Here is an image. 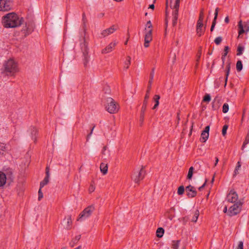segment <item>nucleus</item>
Listing matches in <instances>:
<instances>
[{"label":"nucleus","instance_id":"f257e3e1","mask_svg":"<svg viewBox=\"0 0 249 249\" xmlns=\"http://www.w3.org/2000/svg\"><path fill=\"white\" fill-rule=\"evenodd\" d=\"M22 20V18H19L17 14L11 13L3 17L2 23L5 28H16L21 24Z\"/></svg>","mask_w":249,"mask_h":249},{"label":"nucleus","instance_id":"f03ea898","mask_svg":"<svg viewBox=\"0 0 249 249\" xmlns=\"http://www.w3.org/2000/svg\"><path fill=\"white\" fill-rule=\"evenodd\" d=\"M4 72L7 75L13 74L18 71L17 63L13 59L7 60L3 65Z\"/></svg>","mask_w":249,"mask_h":249},{"label":"nucleus","instance_id":"7ed1b4c3","mask_svg":"<svg viewBox=\"0 0 249 249\" xmlns=\"http://www.w3.org/2000/svg\"><path fill=\"white\" fill-rule=\"evenodd\" d=\"M179 4L180 0H175L174 3H173L172 1L171 2V8L173 9L172 25L173 26H175L177 24Z\"/></svg>","mask_w":249,"mask_h":249},{"label":"nucleus","instance_id":"20e7f679","mask_svg":"<svg viewBox=\"0 0 249 249\" xmlns=\"http://www.w3.org/2000/svg\"><path fill=\"white\" fill-rule=\"evenodd\" d=\"M243 204V201L239 200L236 203L231 206L228 211V215L230 216H233L239 214L241 210L242 205Z\"/></svg>","mask_w":249,"mask_h":249},{"label":"nucleus","instance_id":"39448f33","mask_svg":"<svg viewBox=\"0 0 249 249\" xmlns=\"http://www.w3.org/2000/svg\"><path fill=\"white\" fill-rule=\"evenodd\" d=\"M95 210V207L91 205L86 207L79 214L77 220L82 221L89 217Z\"/></svg>","mask_w":249,"mask_h":249},{"label":"nucleus","instance_id":"423d86ee","mask_svg":"<svg viewBox=\"0 0 249 249\" xmlns=\"http://www.w3.org/2000/svg\"><path fill=\"white\" fill-rule=\"evenodd\" d=\"M107 105L106 108L110 113H115L119 109L118 105L112 98H108L107 100Z\"/></svg>","mask_w":249,"mask_h":249},{"label":"nucleus","instance_id":"0eeeda50","mask_svg":"<svg viewBox=\"0 0 249 249\" xmlns=\"http://www.w3.org/2000/svg\"><path fill=\"white\" fill-rule=\"evenodd\" d=\"M13 178V172L11 170H7L6 173L0 171V187L5 184L6 179H12Z\"/></svg>","mask_w":249,"mask_h":249},{"label":"nucleus","instance_id":"6e6552de","mask_svg":"<svg viewBox=\"0 0 249 249\" xmlns=\"http://www.w3.org/2000/svg\"><path fill=\"white\" fill-rule=\"evenodd\" d=\"M145 175V171L143 167L139 171H135L132 176V179L136 183H139L140 181L142 180Z\"/></svg>","mask_w":249,"mask_h":249},{"label":"nucleus","instance_id":"1a4fd4ad","mask_svg":"<svg viewBox=\"0 0 249 249\" xmlns=\"http://www.w3.org/2000/svg\"><path fill=\"white\" fill-rule=\"evenodd\" d=\"M13 1L12 0H0V11H8L12 9Z\"/></svg>","mask_w":249,"mask_h":249},{"label":"nucleus","instance_id":"9d476101","mask_svg":"<svg viewBox=\"0 0 249 249\" xmlns=\"http://www.w3.org/2000/svg\"><path fill=\"white\" fill-rule=\"evenodd\" d=\"M238 25L239 28V37L242 34L247 33L249 32V22L242 23V20H240Z\"/></svg>","mask_w":249,"mask_h":249},{"label":"nucleus","instance_id":"9b49d317","mask_svg":"<svg viewBox=\"0 0 249 249\" xmlns=\"http://www.w3.org/2000/svg\"><path fill=\"white\" fill-rule=\"evenodd\" d=\"M227 200L231 203H236L238 200V196L233 189L230 191L227 196Z\"/></svg>","mask_w":249,"mask_h":249},{"label":"nucleus","instance_id":"f8f14e48","mask_svg":"<svg viewBox=\"0 0 249 249\" xmlns=\"http://www.w3.org/2000/svg\"><path fill=\"white\" fill-rule=\"evenodd\" d=\"M154 73L155 68H153L150 74V78L148 82V85L147 86L146 94L144 96V98H146V99H148L150 96V93L151 89V85L152 84L153 80L154 79Z\"/></svg>","mask_w":249,"mask_h":249},{"label":"nucleus","instance_id":"ddd939ff","mask_svg":"<svg viewBox=\"0 0 249 249\" xmlns=\"http://www.w3.org/2000/svg\"><path fill=\"white\" fill-rule=\"evenodd\" d=\"M152 29H149L146 31V33L144 36V46L145 48H147L149 46V43L152 40Z\"/></svg>","mask_w":249,"mask_h":249},{"label":"nucleus","instance_id":"4468645a","mask_svg":"<svg viewBox=\"0 0 249 249\" xmlns=\"http://www.w3.org/2000/svg\"><path fill=\"white\" fill-rule=\"evenodd\" d=\"M187 196L189 198H192L196 196L197 192L195 188L190 185L186 187Z\"/></svg>","mask_w":249,"mask_h":249},{"label":"nucleus","instance_id":"2eb2a0df","mask_svg":"<svg viewBox=\"0 0 249 249\" xmlns=\"http://www.w3.org/2000/svg\"><path fill=\"white\" fill-rule=\"evenodd\" d=\"M117 28H115V25H112L109 28L104 30L101 33V37H105L108 35L113 33L115 31L117 30Z\"/></svg>","mask_w":249,"mask_h":249},{"label":"nucleus","instance_id":"dca6fc26","mask_svg":"<svg viewBox=\"0 0 249 249\" xmlns=\"http://www.w3.org/2000/svg\"><path fill=\"white\" fill-rule=\"evenodd\" d=\"M63 222L64 223V228L68 230H70L71 228L72 223L71 216L68 215L63 219Z\"/></svg>","mask_w":249,"mask_h":249},{"label":"nucleus","instance_id":"f3484780","mask_svg":"<svg viewBox=\"0 0 249 249\" xmlns=\"http://www.w3.org/2000/svg\"><path fill=\"white\" fill-rule=\"evenodd\" d=\"M81 49L83 53V55L86 59L88 55L89 48L88 47V43L86 41L85 38H83V41L80 44Z\"/></svg>","mask_w":249,"mask_h":249},{"label":"nucleus","instance_id":"a211bd4d","mask_svg":"<svg viewBox=\"0 0 249 249\" xmlns=\"http://www.w3.org/2000/svg\"><path fill=\"white\" fill-rule=\"evenodd\" d=\"M34 25L32 23L26 24V26L23 29L22 32L25 36L30 34L34 30Z\"/></svg>","mask_w":249,"mask_h":249},{"label":"nucleus","instance_id":"6ab92c4d","mask_svg":"<svg viewBox=\"0 0 249 249\" xmlns=\"http://www.w3.org/2000/svg\"><path fill=\"white\" fill-rule=\"evenodd\" d=\"M203 26V20L198 19L196 23V32L199 36H200L204 33Z\"/></svg>","mask_w":249,"mask_h":249},{"label":"nucleus","instance_id":"aec40b11","mask_svg":"<svg viewBox=\"0 0 249 249\" xmlns=\"http://www.w3.org/2000/svg\"><path fill=\"white\" fill-rule=\"evenodd\" d=\"M116 44L117 43L116 42L110 43L108 46H107L105 49H104L102 51V53H108L112 52L113 50L114 49Z\"/></svg>","mask_w":249,"mask_h":249},{"label":"nucleus","instance_id":"412c9836","mask_svg":"<svg viewBox=\"0 0 249 249\" xmlns=\"http://www.w3.org/2000/svg\"><path fill=\"white\" fill-rule=\"evenodd\" d=\"M218 10H219L218 8H216L215 10L214 17V18L212 24V26L211 27V29H210L211 32H213V31L214 27L215 26L216 21V19H217V16H218Z\"/></svg>","mask_w":249,"mask_h":249},{"label":"nucleus","instance_id":"4be33fe9","mask_svg":"<svg viewBox=\"0 0 249 249\" xmlns=\"http://www.w3.org/2000/svg\"><path fill=\"white\" fill-rule=\"evenodd\" d=\"M101 172L104 174L106 175L107 172L108 166L107 163H101L100 166Z\"/></svg>","mask_w":249,"mask_h":249},{"label":"nucleus","instance_id":"5701e85b","mask_svg":"<svg viewBox=\"0 0 249 249\" xmlns=\"http://www.w3.org/2000/svg\"><path fill=\"white\" fill-rule=\"evenodd\" d=\"M229 47L228 46H225L224 49V53H223L222 55V57H221V59L222 60V67H223V66L224 65L225 57L227 56V55L229 52Z\"/></svg>","mask_w":249,"mask_h":249},{"label":"nucleus","instance_id":"b1692460","mask_svg":"<svg viewBox=\"0 0 249 249\" xmlns=\"http://www.w3.org/2000/svg\"><path fill=\"white\" fill-rule=\"evenodd\" d=\"M160 96L159 95H155L153 97V101L155 102V105L152 107V109H156L159 105V100L160 99Z\"/></svg>","mask_w":249,"mask_h":249},{"label":"nucleus","instance_id":"393cba45","mask_svg":"<svg viewBox=\"0 0 249 249\" xmlns=\"http://www.w3.org/2000/svg\"><path fill=\"white\" fill-rule=\"evenodd\" d=\"M209 136V133L202 132L200 138V141L202 142H205L208 140Z\"/></svg>","mask_w":249,"mask_h":249},{"label":"nucleus","instance_id":"a878e982","mask_svg":"<svg viewBox=\"0 0 249 249\" xmlns=\"http://www.w3.org/2000/svg\"><path fill=\"white\" fill-rule=\"evenodd\" d=\"M230 69H231V63L230 62H229L227 64V66H226V70H225V71H226V77H225V86H226L227 85V80H228V76H229V73H230Z\"/></svg>","mask_w":249,"mask_h":249},{"label":"nucleus","instance_id":"bb28decb","mask_svg":"<svg viewBox=\"0 0 249 249\" xmlns=\"http://www.w3.org/2000/svg\"><path fill=\"white\" fill-rule=\"evenodd\" d=\"M148 99H146V98H144V100L143 101V104L141 109V114H144L146 110V107L148 104Z\"/></svg>","mask_w":249,"mask_h":249},{"label":"nucleus","instance_id":"cd10ccee","mask_svg":"<svg viewBox=\"0 0 249 249\" xmlns=\"http://www.w3.org/2000/svg\"><path fill=\"white\" fill-rule=\"evenodd\" d=\"M31 136L32 139L34 141V142L36 141V135L37 133V130L35 127H32L31 128Z\"/></svg>","mask_w":249,"mask_h":249},{"label":"nucleus","instance_id":"c85d7f7f","mask_svg":"<svg viewBox=\"0 0 249 249\" xmlns=\"http://www.w3.org/2000/svg\"><path fill=\"white\" fill-rule=\"evenodd\" d=\"M164 232V230L162 228H158L156 231L157 236L160 238L162 237Z\"/></svg>","mask_w":249,"mask_h":249},{"label":"nucleus","instance_id":"c756f323","mask_svg":"<svg viewBox=\"0 0 249 249\" xmlns=\"http://www.w3.org/2000/svg\"><path fill=\"white\" fill-rule=\"evenodd\" d=\"M49 181V177H45L44 179L40 183V188L41 189L48 184Z\"/></svg>","mask_w":249,"mask_h":249},{"label":"nucleus","instance_id":"7c9ffc66","mask_svg":"<svg viewBox=\"0 0 249 249\" xmlns=\"http://www.w3.org/2000/svg\"><path fill=\"white\" fill-rule=\"evenodd\" d=\"M131 57L129 56H128L126 58V60L124 63V68L126 69H127L129 68V65L131 64Z\"/></svg>","mask_w":249,"mask_h":249},{"label":"nucleus","instance_id":"2f4dec72","mask_svg":"<svg viewBox=\"0 0 249 249\" xmlns=\"http://www.w3.org/2000/svg\"><path fill=\"white\" fill-rule=\"evenodd\" d=\"M194 168L193 166H191L189 169L188 175L187 176V178L190 180L192 179L193 175V172H194Z\"/></svg>","mask_w":249,"mask_h":249},{"label":"nucleus","instance_id":"473e14b6","mask_svg":"<svg viewBox=\"0 0 249 249\" xmlns=\"http://www.w3.org/2000/svg\"><path fill=\"white\" fill-rule=\"evenodd\" d=\"M199 215V212L198 210H196L195 212L194 216H193L192 218V221L194 222H196L197 221V220L198 219V217Z\"/></svg>","mask_w":249,"mask_h":249},{"label":"nucleus","instance_id":"72a5a7b5","mask_svg":"<svg viewBox=\"0 0 249 249\" xmlns=\"http://www.w3.org/2000/svg\"><path fill=\"white\" fill-rule=\"evenodd\" d=\"M241 165L239 161H238L235 167V168L234 171V173L233 175V177L236 176L238 174V170L241 168Z\"/></svg>","mask_w":249,"mask_h":249},{"label":"nucleus","instance_id":"f704fd0d","mask_svg":"<svg viewBox=\"0 0 249 249\" xmlns=\"http://www.w3.org/2000/svg\"><path fill=\"white\" fill-rule=\"evenodd\" d=\"M180 240H174L172 241V248L173 249H178Z\"/></svg>","mask_w":249,"mask_h":249},{"label":"nucleus","instance_id":"c9c22d12","mask_svg":"<svg viewBox=\"0 0 249 249\" xmlns=\"http://www.w3.org/2000/svg\"><path fill=\"white\" fill-rule=\"evenodd\" d=\"M236 70L238 71H240L243 68L242 63L241 60L237 61L236 66Z\"/></svg>","mask_w":249,"mask_h":249},{"label":"nucleus","instance_id":"e433bc0d","mask_svg":"<svg viewBox=\"0 0 249 249\" xmlns=\"http://www.w3.org/2000/svg\"><path fill=\"white\" fill-rule=\"evenodd\" d=\"M249 143V133H248L246 137L245 140L242 146V150H243L246 145Z\"/></svg>","mask_w":249,"mask_h":249},{"label":"nucleus","instance_id":"4c0bfd02","mask_svg":"<svg viewBox=\"0 0 249 249\" xmlns=\"http://www.w3.org/2000/svg\"><path fill=\"white\" fill-rule=\"evenodd\" d=\"M244 50V47L239 45L237 49V55H241L243 53V52Z\"/></svg>","mask_w":249,"mask_h":249},{"label":"nucleus","instance_id":"58836bf2","mask_svg":"<svg viewBox=\"0 0 249 249\" xmlns=\"http://www.w3.org/2000/svg\"><path fill=\"white\" fill-rule=\"evenodd\" d=\"M184 192V187L183 186H180L178 189V195H182Z\"/></svg>","mask_w":249,"mask_h":249},{"label":"nucleus","instance_id":"ea45409f","mask_svg":"<svg viewBox=\"0 0 249 249\" xmlns=\"http://www.w3.org/2000/svg\"><path fill=\"white\" fill-rule=\"evenodd\" d=\"M229 110V105L227 103L224 104L222 107V111L223 113H226Z\"/></svg>","mask_w":249,"mask_h":249},{"label":"nucleus","instance_id":"a19ab883","mask_svg":"<svg viewBox=\"0 0 249 249\" xmlns=\"http://www.w3.org/2000/svg\"><path fill=\"white\" fill-rule=\"evenodd\" d=\"M145 30L147 31V30H149V29H152V23H151V22L150 20H149L147 22L146 24V25H145Z\"/></svg>","mask_w":249,"mask_h":249},{"label":"nucleus","instance_id":"79ce46f5","mask_svg":"<svg viewBox=\"0 0 249 249\" xmlns=\"http://www.w3.org/2000/svg\"><path fill=\"white\" fill-rule=\"evenodd\" d=\"M222 40V37H221V36H218V37H216V38H215V39H214V43H215L216 45H219V44L221 43V42Z\"/></svg>","mask_w":249,"mask_h":249},{"label":"nucleus","instance_id":"37998d69","mask_svg":"<svg viewBox=\"0 0 249 249\" xmlns=\"http://www.w3.org/2000/svg\"><path fill=\"white\" fill-rule=\"evenodd\" d=\"M211 101V96L209 94H206L203 99V101L209 102Z\"/></svg>","mask_w":249,"mask_h":249},{"label":"nucleus","instance_id":"c03bdc74","mask_svg":"<svg viewBox=\"0 0 249 249\" xmlns=\"http://www.w3.org/2000/svg\"><path fill=\"white\" fill-rule=\"evenodd\" d=\"M228 128V125L227 124H225L223 126V128H222V134L223 136L226 135Z\"/></svg>","mask_w":249,"mask_h":249},{"label":"nucleus","instance_id":"a18cd8bd","mask_svg":"<svg viewBox=\"0 0 249 249\" xmlns=\"http://www.w3.org/2000/svg\"><path fill=\"white\" fill-rule=\"evenodd\" d=\"M93 183V182H92L91 183V184L90 185L89 189V191L90 193L94 192L95 189V185Z\"/></svg>","mask_w":249,"mask_h":249},{"label":"nucleus","instance_id":"49530a36","mask_svg":"<svg viewBox=\"0 0 249 249\" xmlns=\"http://www.w3.org/2000/svg\"><path fill=\"white\" fill-rule=\"evenodd\" d=\"M81 238V235H76L74 238L72 239V242L73 243L75 244L77 243V242Z\"/></svg>","mask_w":249,"mask_h":249},{"label":"nucleus","instance_id":"de8ad7c7","mask_svg":"<svg viewBox=\"0 0 249 249\" xmlns=\"http://www.w3.org/2000/svg\"><path fill=\"white\" fill-rule=\"evenodd\" d=\"M38 200H40L42 198L43 196V193L41 192V189H40V188H39V189L38 190Z\"/></svg>","mask_w":249,"mask_h":249},{"label":"nucleus","instance_id":"09e8293b","mask_svg":"<svg viewBox=\"0 0 249 249\" xmlns=\"http://www.w3.org/2000/svg\"><path fill=\"white\" fill-rule=\"evenodd\" d=\"M5 150V144L3 143H0V154L1 151H4Z\"/></svg>","mask_w":249,"mask_h":249},{"label":"nucleus","instance_id":"8fccbe9b","mask_svg":"<svg viewBox=\"0 0 249 249\" xmlns=\"http://www.w3.org/2000/svg\"><path fill=\"white\" fill-rule=\"evenodd\" d=\"M236 249H243V242L239 241L238 242V246L236 248Z\"/></svg>","mask_w":249,"mask_h":249},{"label":"nucleus","instance_id":"3c124183","mask_svg":"<svg viewBox=\"0 0 249 249\" xmlns=\"http://www.w3.org/2000/svg\"><path fill=\"white\" fill-rule=\"evenodd\" d=\"M95 127V125H94L92 128H91V131H90V132L88 135L87 136V141H88L89 140V139L90 137L91 136V135H92V132L93 131V129Z\"/></svg>","mask_w":249,"mask_h":249},{"label":"nucleus","instance_id":"603ef678","mask_svg":"<svg viewBox=\"0 0 249 249\" xmlns=\"http://www.w3.org/2000/svg\"><path fill=\"white\" fill-rule=\"evenodd\" d=\"M204 18V12H200L198 19L203 21Z\"/></svg>","mask_w":249,"mask_h":249},{"label":"nucleus","instance_id":"864d4df0","mask_svg":"<svg viewBox=\"0 0 249 249\" xmlns=\"http://www.w3.org/2000/svg\"><path fill=\"white\" fill-rule=\"evenodd\" d=\"M144 114H140V121L142 124L144 121Z\"/></svg>","mask_w":249,"mask_h":249},{"label":"nucleus","instance_id":"5fc2aeb1","mask_svg":"<svg viewBox=\"0 0 249 249\" xmlns=\"http://www.w3.org/2000/svg\"><path fill=\"white\" fill-rule=\"evenodd\" d=\"M209 131H210V126L208 125V126L205 127L204 130L203 131H202L204 132H205V133H209Z\"/></svg>","mask_w":249,"mask_h":249},{"label":"nucleus","instance_id":"6e6d98bb","mask_svg":"<svg viewBox=\"0 0 249 249\" xmlns=\"http://www.w3.org/2000/svg\"><path fill=\"white\" fill-rule=\"evenodd\" d=\"M46 177H49V170L48 167H47L46 168Z\"/></svg>","mask_w":249,"mask_h":249},{"label":"nucleus","instance_id":"4d7b16f0","mask_svg":"<svg viewBox=\"0 0 249 249\" xmlns=\"http://www.w3.org/2000/svg\"><path fill=\"white\" fill-rule=\"evenodd\" d=\"M206 181H207V180L205 181V183L201 186H200L198 188V190L199 191H201L204 187V186H205Z\"/></svg>","mask_w":249,"mask_h":249},{"label":"nucleus","instance_id":"13d9d810","mask_svg":"<svg viewBox=\"0 0 249 249\" xmlns=\"http://www.w3.org/2000/svg\"><path fill=\"white\" fill-rule=\"evenodd\" d=\"M104 15H105L104 13H101L99 14H98V18H103L104 16Z\"/></svg>","mask_w":249,"mask_h":249},{"label":"nucleus","instance_id":"bf43d9fd","mask_svg":"<svg viewBox=\"0 0 249 249\" xmlns=\"http://www.w3.org/2000/svg\"><path fill=\"white\" fill-rule=\"evenodd\" d=\"M155 8V6L154 4H150L148 7V8L152 9V10H154Z\"/></svg>","mask_w":249,"mask_h":249},{"label":"nucleus","instance_id":"052dcab7","mask_svg":"<svg viewBox=\"0 0 249 249\" xmlns=\"http://www.w3.org/2000/svg\"><path fill=\"white\" fill-rule=\"evenodd\" d=\"M225 22L226 23H228L229 22V17H226L225 18V20H224Z\"/></svg>","mask_w":249,"mask_h":249},{"label":"nucleus","instance_id":"680f3d73","mask_svg":"<svg viewBox=\"0 0 249 249\" xmlns=\"http://www.w3.org/2000/svg\"><path fill=\"white\" fill-rule=\"evenodd\" d=\"M219 161V160H218V158L217 157H216L215 158V163H214V166H216L218 162Z\"/></svg>","mask_w":249,"mask_h":249},{"label":"nucleus","instance_id":"e2e57ef3","mask_svg":"<svg viewBox=\"0 0 249 249\" xmlns=\"http://www.w3.org/2000/svg\"><path fill=\"white\" fill-rule=\"evenodd\" d=\"M228 210H227V206H225L224 208V210H223V212L224 213H228Z\"/></svg>","mask_w":249,"mask_h":249},{"label":"nucleus","instance_id":"0e129e2a","mask_svg":"<svg viewBox=\"0 0 249 249\" xmlns=\"http://www.w3.org/2000/svg\"><path fill=\"white\" fill-rule=\"evenodd\" d=\"M200 55H201V53H200V54H198V58H197V61H199V59L200 57Z\"/></svg>","mask_w":249,"mask_h":249},{"label":"nucleus","instance_id":"69168bd1","mask_svg":"<svg viewBox=\"0 0 249 249\" xmlns=\"http://www.w3.org/2000/svg\"><path fill=\"white\" fill-rule=\"evenodd\" d=\"M106 148H107V146H106L103 147V151L102 152L103 154H104V152L106 150Z\"/></svg>","mask_w":249,"mask_h":249},{"label":"nucleus","instance_id":"338daca9","mask_svg":"<svg viewBox=\"0 0 249 249\" xmlns=\"http://www.w3.org/2000/svg\"><path fill=\"white\" fill-rule=\"evenodd\" d=\"M128 38H129V36L128 37L127 39L126 40V41L124 42V45H127Z\"/></svg>","mask_w":249,"mask_h":249},{"label":"nucleus","instance_id":"774afa93","mask_svg":"<svg viewBox=\"0 0 249 249\" xmlns=\"http://www.w3.org/2000/svg\"><path fill=\"white\" fill-rule=\"evenodd\" d=\"M74 249H81V246H78V247L75 248Z\"/></svg>","mask_w":249,"mask_h":249}]
</instances>
